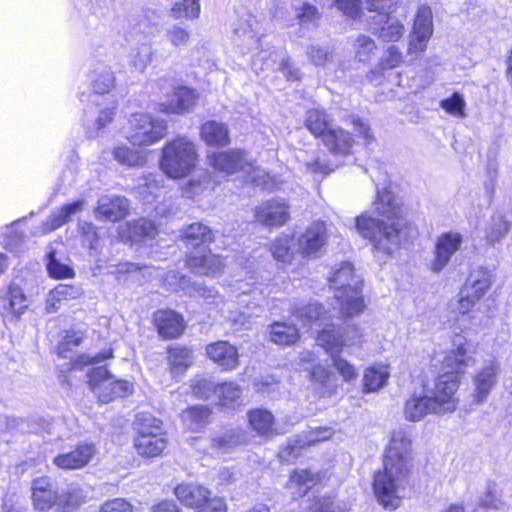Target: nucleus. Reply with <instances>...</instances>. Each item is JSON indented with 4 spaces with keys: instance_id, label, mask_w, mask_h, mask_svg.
<instances>
[{
    "instance_id": "obj_1",
    "label": "nucleus",
    "mask_w": 512,
    "mask_h": 512,
    "mask_svg": "<svg viewBox=\"0 0 512 512\" xmlns=\"http://www.w3.org/2000/svg\"><path fill=\"white\" fill-rule=\"evenodd\" d=\"M412 436L405 429L394 430L383 460V469L374 475L373 491L387 509L399 507L410 486Z\"/></svg>"
},
{
    "instance_id": "obj_2",
    "label": "nucleus",
    "mask_w": 512,
    "mask_h": 512,
    "mask_svg": "<svg viewBox=\"0 0 512 512\" xmlns=\"http://www.w3.org/2000/svg\"><path fill=\"white\" fill-rule=\"evenodd\" d=\"M373 211L379 217L364 212L355 218V229L362 238L369 241L376 252L391 255L398 250L404 239L405 223L400 216V207L390 190H381L377 186Z\"/></svg>"
},
{
    "instance_id": "obj_3",
    "label": "nucleus",
    "mask_w": 512,
    "mask_h": 512,
    "mask_svg": "<svg viewBox=\"0 0 512 512\" xmlns=\"http://www.w3.org/2000/svg\"><path fill=\"white\" fill-rule=\"evenodd\" d=\"M328 279L343 317L353 318L364 312L366 304L362 293L363 280L355 274L351 263L342 262L336 265Z\"/></svg>"
},
{
    "instance_id": "obj_4",
    "label": "nucleus",
    "mask_w": 512,
    "mask_h": 512,
    "mask_svg": "<svg viewBox=\"0 0 512 512\" xmlns=\"http://www.w3.org/2000/svg\"><path fill=\"white\" fill-rule=\"evenodd\" d=\"M208 165L216 172L229 176L239 171L247 174L248 179L263 189L273 190L278 187L274 177H271L266 171L254 166L248 159L246 153L239 149L229 151H213L207 153Z\"/></svg>"
},
{
    "instance_id": "obj_5",
    "label": "nucleus",
    "mask_w": 512,
    "mask_h": 512,
    "mask_svg": "<svg viewBox=\"0 0 512 512\" xmlns=\"http://www.w3.org/2000/svg\"><path fill=\"white\" fill-rule=\"evenodd\" d=\"M198 151L196 144L187 137H177L162 149L161 170L172 179L189 175L197 166Z\"/></svg>"
},
{
    "instance_id": "obj_6",
    "label": "nucleus",
    "mask_w": 512,
    "mask_h": 512,
    "mask_svg": "<svg viewBox=\"0 0 512 512\" xmlns=\"http://www.w3.org/2000/svg\"><path fill=\"white\" fill-rule=\"evenodd\" d=\"M134 447L137 453L146 458L157 457L167 446L162 422L148 413H140L134 421Z\"/></svg>"
},
{
    "instance_id": "obj_7",
    "label": "nucleus",
    "mask_w": 512,
    "mask_h": 512,
    "mask_svg": "<svg viewBox=\"0 0 512 512\" xmlns=\"http://www.w3.org/2000/svg\"><path fill=\"white\" fill-rule=\"evenodd\" d=\"M459 385V376L453 373H443L435 379L432 388L425 389L424 392L435 408L436 415L452 413L457 409L459 399L456 392Z\"/></svg>"
},
{
    "instance_id": "obj_8",
    "label": "nucleus",
    "mask_w": 512,
    "mask_h": 512,
    "mask_svg": "<svg viewBox=\"0 0 512 512\" xmlns=\"http://www.w3.org/2000/svg\"><path fill=\"white\" fill-rule=\"evenodd\" d=\"M391 0H365L369 11L377 12L372 17L370 27L375 35L386 42H396L404 34L405 27L403 23L391 12H383L390 8Z\"/></svg>"
},
{
    "instance_id": "obj_9",
    "label": "nucleus",
    "mask_w": 512,
    "mask_h": 512,
    "mask_svg": "<svg viewBox=\"0 0 512 512\" xmlns=\"http://www.w3.org/2000/svg\"><path fill=\"white\" fill-rule=\"evenodd\" d=\"M129 123L131 130L127 139L134 146H150L164 138L167 132V123L149 114L135 113Z\"/></svg>"
},
{
    "instance_id": "obj_10",
    "label": "nucleus",
    "mask_w": 512,
    "mask_h": 512,
    "mask_svg": "<svg viewBox=\"0 0 512 512\" xmlns=\"http://www.w3.org/2000/svg\"><path fill=\"white\" fill-rule=\"evenodd\" d=\"M432 11L428 6H421L414 18L407 45L408 63L420 59L427 50L428 42L433 35Z\"/></svg>"
},
{
    "instance_id": "obj_11",
    "label": "nucleus",
    "mask_w": 512,
    "mask_h": 512,
    "mask_svg": "<svg viewBox=\"0 0 512 512\" xmlns=\"http://www.w3.org/2000/svg\"><path fill=\"white\" fill-rule=\"evenodd\" d=\"M492 284V273L485 268L473 270L460 290V298L457 303V311L466 315L490 289Z\"/></svg>"
},
{
    "instance_id": "obj_12",
    "label": "nucleus",
    "mask_w": 512,
    "mask_h": 512,
    "mask_svg": "<svg viewBox=\"0 0 512 512\" xmlns=\"http://www.w3.org/2000/svg\"><path fill=\"white\" fill-rule=\"evenodd\" d=\"M295 236L297 253L305 259L319 258L328 243V231L325 222L314 221Z\"/></svg>"
},
{
    "instance_id": "obj_13",
    "label": "nucleus",
    "mask_w": 512,
    "mask_h": 512,
    "mask_svg": "<svg viewBox=\"0 0 512 512\" xmlns=\"http://www.w3.org/2000/svg\"><path fill=\"white\" fill-rule=\"evenodd\" d=\"M476 346L466 338L457 335L452 341V348L443 360L445 373H453L457 376L465 373L466 370L475 365Z\"/></svg>"
},
{
    "instance_id": "obj_14",
    "label": "nucleus",
    "mask_w": 512,
    "mask_h": 512,
    "mask_svg": "<svg viewBox=\"0 0 512 512\" xmlns=\"http://www.w3.org/2000/svg\"><path fill=\"white\" fill-rule=\"evenodd\" d=\"M363 332L356 324L347 325L342 331L333 325L323 328L316 338L317 344L327 353H340L345 346H353L360 342Z\"/></svg>"
},
{
    "instance_id": "obj_15",
    "label": "nucleus",
    "mask_w": 512,
    "mask_h": 512,
    "mask_svg": "<svg viewBox=\"0 0 512 512\" xmlns=\"http://www.w3.org/2000/svg\"><path fill=\"white\" fill-rule=\"evenodd\" d=\"M463 242L462 235L457 231H449L441 234L435 243L434 257L430 263V269L441 272L449 263L452 256L460 249Z\"/></svg>"
},
{
    "instance_id": "obj_16",
    "label": "nucleus",
    "mask_w": 512,
    "mask_h": 512,
    "mask_svg": "<svg viewBox=\"0 0 512 512\" xmlns=\"http://www.w3.org/2000/svg\"><path fill=\"white\" fill-rule=\"evenodd\" d=\"M334 435L332 427H317L309 430L304 435L289 441L287 446L279 452V457L284 461H290L300 454V450L305 446L315 445L329 440Z\"/></svg>"
},
{
    "instance_id": "obj_17",
    "label": "nucleus",
    "mask_w": 512,
    "mask_h": 512,
    "mask_svg": "<svg viewBox=\"0 0 512 512\" xmlns=\"http://www.w3.org/2000/svg\"><path fill=\"white\" fill-rule=\"evenodd\" d=\"M198 101V94L187 86L174 87L161 104V111L171 114H184L190 112Z\"/></svg>"
},
{
    "instance_id": "obj_18",
    "label": "nucleus",
    "mask_w": 512,
    "mask_h": 512,
    "mask_svg": "<svg viewBox=\"0 0 512 512\" xmlns=\"http://www.w3.org/2000/svg\"><path fill=\"white\" fill-rule=\"evenodd\" d=\"M292 314L303 326L312 327L314 325L321 326L325 324V328L331 327V325L328 324V322L332 320L331 314L317 301H303L296 304L292 310Z\"/></svg>"
},
{
    "instance_id": "obj_19",
    "label": "nucleus",
    "mask_w": 512,
    "mask_h": 512,
    "mask_svg": "<svg viewBox=\"0 0 512 512\" xmlns=\"http://www.w3.org/2000/svg\"><path fill=\"white\" fill-rule=\"evenodd\" d=\"M156 232L155 224L144 218L127 222L118 227V235L121 241L136 244L153 239Z\"/></svg>"
},
{
    "instance_id": "obj_20",
    "label": "nucleus",
    "mask_w": 512,
    "mask_h": 512,
    "mask_svg": "<svg viewBox=\"0 0 512 512\" xmlns=\"http://www.w3.org/2000/svg\"><path fill=\"white\" fill-rule=\"evenodd\" d=\"M128 200L121 196L105 195L98 200L95 209L97 219L116 222L129 213Z\"/></svg>"
},
{
    "instance_id": "obj_21",
    "label": "nucleus",
    "mask_w": 512,
    "mask_h": 512,
    "mask_svg": "<svg viewBox=\"0 0 512 512\" xmlns=\"http://www.w3.org/2000/svg\"><path fill=\"white\" fill-rule=\"evenodd\" d=\"M499 364L491 361L478 370L473 377V398L476 403L484 402L497 382Z\"/></svg>"
},
{
    "instance_id": "obj_22",
    "label": "nucleus",
    "mask_w": 512,
    "mask_h": 512,
    "mask_svg": "<svg viewBox=\"0 0 512 512\" xmlns=\"http://www.w3.org/2000/svg\"><path fill=\"white\" fill-rule=\"evenodd\" d=\"M512 229L509 216L501 211L494 212L486 221L483 234L487 245L495 247L500 244Z\"/></svg>"
},
{
    "instance_id": "obj_23",
    "label": "nucleus",
    "mask_w": 512,
    "mask_h": 512,
    "mask_svg": "<svg viewBox=\"0 0 512 512\" xmlns=\"http://www.w3.org/2000/svg\"><path fill=\"white\" fill-rule=\"evenodd\" d=\"M96 453L93 444H80L74 451L56 456L53 463L60 469L74 470L86 466Z\"/></svg>"
},
{
    "instance_id": "obj_24",
    "label": "nucleus",
    "mask_w": 512,
    "mask_h": 512,
    "mask_svg": "<svg viewBox=\"0 0 512 512\" xmlns=\"http://www.w3.org/2000/svg\"><path fill=\"white\" fill-rule=\"evenodd\" d=\"M255 217L266 226H281L289 219V209L285 202L271 200L256 208Z\"/></svg>"
},
{
    "instance_id": "obj_25",
    "label": "nucleus",
    "mask_w": 512,
    "mask_h": 512,
    "mask_svg": "<svg viewBox=\"0 0 512 512\" xmlns=\"http://www.w3.org/2000/svg\"><path fill=\"white\" fill-rule=\"evenodd\" d=\"M207 356L222 370L232 371L239 364L238 350L227 341H218L206 347Z\"/></svg>"
},
{
    "instance_id": "obj_26",
    "label": "nucleus",
    "mask_w": 512,
    "mask_h": 512,
    "mask_svg": "<svg viewBox=\"0 0 512 512\" xmlns=\"http://www.w3.org/2000/svg\"><path fill=\"white\" fill-rule=\"evenodd\" d=\"M154 321L160 336L163 338H177L184 330L182 316L172 310L157 311L154 314Z\"/></svg>"
},
{
    "instance_id": "obj_27",
    "label": "nucleus",
    "mask_w": 512,
    "mask_h": 512,
    "mask_svg": "<svg viewBox=\"0 0 512 512\" xmlns=\"http://www.w3.org/2000/svg\"><path fill=\"white\" fill-rule=\"evenodd\" d=\"M89 386L97 395L99 401L108 403L112 401L111 388L114 381L109 371L103 367H96L88 373Z\"/></svg>"
},
{
    "instance_id": "obj_28",
    "label": "nucleus",
    "mask_w": 512,
    "mask_h": 512,
    "mask_svg": "<svg viewBox=\"0 0 512 512\" xmlns=\"http://www.w3.org/2000/svg\"><path fill=\"white\" fill-rule=\"evenodd\" d=\"M431 404L425 392L423 394H413L404 405L405 419L410 422H419L429 414L436 415V410Z\"/></svg>"
},
{
    "instance_id": "obj_29",
    "label": "nucleus",
    "mask_w": 512,
    "mask_h": 512,
    "mask_svg": "<svg viewBox=\"0 0 512 512\" xmlns=\"http://www.w3.org/2000/svg\"><path fill=\"white\" fill-rule=\"evenodd\" d=\"M273 258L284 265L292 264L297 253L295 236L280 234L270 244Z\"/></svg>"
},
{
    "instance_id": "obj_30",
    "label": "nucleus",
    "mask_w": 512,
    "mask_h": 512,
    "mask_svg": "<svg viewBox=\"0 0 512 512\" xmlns=\"http://www.w3.org/2000/svg\"><path fill=\"white\" fill-rule=\"evenodd\" d=\"M187 264L195 273L208 276L218 274L224 267L222 259L210 252L202 255L199 252L191 254Z\"/></svg>"
},
{
    "instance_id": "obj_31",
    "label": "nucleus",
    "mask_w": 512,
    "mask_h": 512,
    "mask_svg": "<svg viewBox=\"0 0 512 512\" xmlns=\"http://www.w3.org/2000/svg\"><path fill=\"white\" fill-rule=\"evenodd\" d=\"M32 489L33 503L36 509L45 511L56 503L58 496L48 478L35 479Z\"/></svg>"
},
{
    "instance_id": "obj_32",
    "label": "nucleus",
    "mask_w": 512,
    "mask_h": 512,
    "mask_svg": "<svg viewBox=\"0 0 512 512\" xmlns=\"http://www.w3.org/2000/svg\"><path fill=\"white\" fill-rule=\"evenodd\" d=\"M174 494L185 506L199 508L210 496V491L203 486L194 484H180Z\"/></svg>"
},
{
    "instance_id": "obj_33",
    "label": "nucleus",
    "mask_w": 512,
    "mask_h": 512,
    "mask_svg": "<svg viewBox=\"0 0 512 512\" xmlns=\"http://www.w3.org/2000/svg\"><path fill=\"white\" fill-rule=\"evenodd\" d=\"M353 142L351 135L340 127L328 129L323 140L324 145L332 153L342 155L350 153Z\"/></svg>"
},
{
    "instance_id": "obj_34",
    "label": "nucleus",
    "mask_w": 512,
    "mask_h": 512,
    "mask_svg": "<svg viewBox=\"0 0 512 512\" xmlns=\"http://www.w3.org/2000/svg\"><path fill=\"white\" fill-rule=\"evenodd\" d=\"M84 207V201L79 200L76 202H73L71 204H67L63 206L58 211L54 212L50 218L43 223L41 227L40 234H46L49 233L55 229L60 228L64 224H66L69 219L80 212Z\"/></svg>"
},
{
    "instance_id": "obj_35",
    "label": "nucleus",
    "mask_w": 512,
    "mask_h": 512,
    "mask_svg": "<svg viewBox=\"0 0 512 512\" xmlns=\"http://www.w3.org/2000/svg\"><path fill=\"white\" fill-rule=\"evenodd\" d=\"M201 138L209 146H226L230 142L228 127L217 121H207L201 127Z\"/></svg>"
},
{
    "instance_id": "obj_36",
    "label": "nucleus",
    "mask_w": 512,
    "mask_h": 512,
    "mask_svg": "<svg viewBox=\"0 0 512 512\" xmlns=\"http://www.w3.org/2000/svg\"><path fill=\"white\" fill-rule=\"evenodd\" d=\"M390 377L388 366L375 364L365 369L363 375V391L365 393L377 392L382 389Z\"/></svg>"
},
{
    "instance_id": "obj_37",
    "label": "nucleus",
    "mask_w": 512,
    "mask_h": 512,
    "mask_svg": "<svg viewBox=\"0 0 512 512\" xmlns=\"http://www.w3.org/2000/svg\"><path fill=\"white\" fill-rule=\"evenodd\" d=\"M90 85L96 94H105L113 89L115 76L110 67L97 64L89 75Z\"/></svg>"
},
{
    "instance_id": "obj_38",
    "label": "nucleus",
    "mask_w": 512,
    "mask_h": 512,
    "mask_svg": "<svg viewBox=\"0 0 512 512\" xmlns=\"http://www.w3.org/2000/svg\"><path fill=\"white\" fill-rule=\"evenodd\" d=\"M134 40H145L140 46L133 48L129 54V66L136 72L143 73L152 62V49L146 43V36L138 37L137 33L131 35Z\"/></svg>"
},
{
    "instance_id": "obj_39",
    "label": "nucleus",
    "mask_w": 512,
    "mask_h": 512,
    "mask_svg": "<svg viewBox=\"0 0 512 512\" xmlns=\"http://www.w3.org/2000/svg\"><path fill=\"white\" fill-rule=\"evenodd\" d=\"M305 127L323 141L327 130L332 129L331 118L322 109H311L306 114Z\"/></svg>"
},
{
    "instance_id": "obj_40",
    "label": "nucleus",
    "mask_w": 512,
    "mask_h": 512,
    "mask_svg": "<svg viewBox=\"0 0 512 512\" xmlns=\"http://www.w3.org/2000/svg\"><path fill=\"white\" fill-rule=\"evenodd\" d=\"M79 295L77 288L70 285H58L51 290L46 299L45 309L48 313H54L70 299H75Z\"/></svg>"
},
{
    "instance_id": "obj_41",
    "label": "nucleus",
    "mask_w": 512,
    "mask_h": 512,
    "mask_svg": "<svg viewBox=\"0 0 512 512\" xmlns=\"http://www.w3.org/2000/svg\"><path fill=\"white\" fill-rule=\"evenodd\" d=\"M168 362L171 373L181 375L193 362L192 351L181 346L170 347L168 350Z\"/></svg>"
},
{
    "instance_id": "obj_42",
    "label": "nucleus",
    "mask_w": 512,
    "mask_h": 512,
    "mask_svg": "<svg viewBox=\"0 0 512 512\" xmlns=\"http://www.w3.org/2000/svg\"><path fill=\"white\" fill-rule=\"evenodd\" d=\"M299 332L295 325L275 322L270 326V339L278 345H291L298 341Z\"/></svg>"
},
{
    "instance_id": "obj_43",
    "label": "nucleus",
    "mask_w": 512,
    "mask_h": 512,
    "mask_svg": "<svg viewBox=\"0 0 512 512\" xmlns=\"http://www.w3.org/2000/svg\"><path fill=\"white\" fill-rule=\"evenodd\" d=\"M245 435L239 429H231L223 432L212 440V447L219 454H224L244 443Z\"/></svg>"
},
{
    "instance_id": "obj_44",
    "label": "nucleus",
    "mask_w": 512,
    "mask_h": 512,
    "mask_svg": "<svg viewBox=\"0 0 512 512\" xmlns=\"http://www.w3.org/2000/svg\"><path fill=\"white\" fill-rule=\"evenodd\" d=\"M113 158L127 167L143 166L146 162L145 153L129 148L126 145H118L112 151Z\"/></svg>"
},
{
    "instance_id": "obj_45",
    "label": "nucleus",
    "mask_w": 512,
    "mask_h": 512,
    "mask_svg": "<svg viewBox=\"0 0 512 512\" xmlns=\"http://www.w3.org/2000/svg\"><path fill=\"white\" fill-rule=\"evenodd\" d=\"M251 428L261 435H269L273 432L274 416L263 409L250 411L248 415Z\"/></svg>"
},
{
    "instance_id": "obj_46",
    "label": "nucleus",
    "mask_w": 512,
    "mask_h": 512,
    "mask_svg": "<svg viewBox=\"0 0 512 512\" xmlns=\"http://www.w3.org/2000/svg\"><path fill=\"white\" fill-rule=\"evenodd\" d=\"M320 477L318 474L311 472L310 470H297L290 477V486L297 489V494L303 496L311 489L318 481Z\"/></svg>"
},
{
    "instance_id": "obj_47",
    "label": "nucleus",
    "mask_w": 512,
    "mask_h": 512,
    "mask_svg": "<svg viewBox=\"0 0 512 512\" xmlns=\"http://www.w3.org/2000/svg\"><path fill=\"white\" fill-rule=\"evenodd\" d=\"M254 22L255 20L250 17L244 22H241L234 29V34L236 36L235 41H243V44H245L248 49H252L254 46L257 47L260 40L258 31L253 28Z\"/></svg>"
},
{
    "instance_id": "obj_48",
    "label": "nucleus",
    "mask_w": 512,
    "mask_h": 512,
    "mask_svg": "<svg viewBox=\"0 0 512 512\" xmlns=\"http://www.w3.org/2000/svg\"><path fill=\"white\" fill-rule=\"evenodd\" d=\"M353 48L358 60L367 62L375 55L377 45L371 37L360 34L354 39Z\"/></svg>"
},
{
    "instance_id": "obj_49",
    "label": "nucleus",
    "mask_w": 512,
    "mask_h": 512,
    "mask_svg": "<svg viewBox=\"0 0 512 512\" xmlns=\"http://www.w3.org/2000/svg\"><path fill=\"white\" fill-rule=\"evenodd\" d=\"M184 238L191 245H199L200 243H208L213 239L211 229L202 223H192L184 231Z\"/></svg>"
},
{
    "instance_id": "obj_50",
    "label": "nucleus",
    "mask_w": 512,
    "mask_h": 512,
    "mask_svg": "<svg viewBox=\"0 0 512 512\" xmlns=\"http://www.w3.org/2000/svg\"><path fill=\"white\" fill-rule=\"evenodd\" d=\"M210 416V410L205 406H194L186 409L182 413V419L191 430L200 428L206 423Z\"/></svg>"
},
{
    "instance_id": "obj_51",
    "label": "nucleus",
    "mask_w": 512,
    "mask_h": 512,
    "mask_svg": "<svg viewBox=\"0 0 512 512\" xmlns=\"http://www.w3.org/2000/svg\"><path fill=\"white\" fill-rule=\"evenodd\" d=\"M47 259V271L52 278L62 279L74 277V270L70 266L61 263L56 258L55 250L51 247L49 248Z\"/></svg>"
},
{
    "instance_id": "obj_52",
    "label": "nucleus",
    "mask_w": 512,
    "mask_h": 512,
    "mask_svg": "<svg viewBox=\"0 0 512 512\" xmlns=\"http://www.w3.org/2000/svg\"><path fill=\"white\" fill-rule=\"evenodd\" d=\"M440 107L449 115L456 118H465L466 114V101L458 92L452 94V96L443 99L440 102Z\"/></svg>"
},
{
    "instance_id": "obj_53",
    "label": "nucleus",
    "mask_w": 512,
    "mask_h": 512,
    "mask_svg": "<svg viewBox=\"0 0 512 512\" xmlns=\"http://www.w3.org/2000/svg\"><path fill=\"white\" fill-rule=\"evenodd\" d=\"M217 397L223 406H232L240 399L242 390L234 382L218 384Z\"/></svg>"
},
{
    "instance_id": "obj_54",
    "label": "nucleus",
    "mask_w": 512,
    "mask_h": 512,
    "mask_svg": "<svg viewBox=\"0 0 512 512\" xmlns=\"http://www.w3.org/2000/svg\"><path fill=\"white\" fill-rule=\"evenodd\" d=\"M200 0H183L181 2H176L172 9V16L176 19L179 18H188L195 19L200 14Z\"/></svg>"
},
{
    "instance_id": "obj_55",
    "label": "nucleus",
    "mask_w": 512,
    "mask_h": 512,
    "mask_svg": "<svg viewBox=\"0 0 512 512\" xmlns=\"http://www.w3.org/2000/svg\"><path fill=\"white\" fill-rule=\"evenodd\" d=\"M295 17L301 26H309L317 25L321 14L314 5L302 3L295 7Z\"/></svg>"
},
{
    "instance_id": "obj_56",
    "label": "nucleus",
    "mask_w": 512,
    "mask_h": 512,
    "mask_svg": "<svg viewBox=\"0 0 512 512\" xmlns=\"http://www.w3.org/2000/svg\"><path fill=\"white\" fill-rule=\"evenodd\" d=\"M332 376L329 369L320 364L314 366L310 372L312 381L320 384L324 388L323 396L331 394L336 388V385L331 383Z\"/></svg>"
},
{
    "instance_id": "obj_57",
    "label": "nucleus",
    "mask_w": 512,
    "mask_h": 512,
    "mask_svg": "<svg viewBox=\"0 0 512 512\" xmlns=\"http://www.w3.org/2000/svg\"><path fill=\"white\" fill-rule=\"evenodd\" d=\"M402 63H404L402 51L398 46L390 45L380 59L379 68L382 71L391 70L399 67Z\"/></svg>"
},
{
    "instance_id": "obj_58",
    "label": "nucleus",
    "mask_w": 512,
    "mask_h": 512,
    "mask_svg": "<svg viewBox=\"0 0 512 512\" xmlns=\"http://www.w3.org/2000/svg\"><path fill=\"white\" fill-rule=\"evenodd\" d=\"M178 288L186 291L190 295H198L206 300L214 298L217 293L214 289L208 288L201 283H194L193 285H190V281L186 277H181L179 279Z\"/></svg>"
},
{
    "instance_id": "obj_59",
    "label": "nucleus",
    "mask_w": 512,
    "mask_h": 512,
    "mask_svg": "<svg viewBox=\"0 0 512 512\" xmlns=\"http://www.w3.org/2000/svg\"><path fill=\"white\" fill-rule=\"evenodd\" d=\"M165 36L176 48L186 47L190 42V32L179 25H172L167 28Z\"/></svg>"
},
{
    "instance_id": "obj_60",
    "label": "nucleus",
    "mask_w": 512,
    "mask_h": 512,
    "mask_svg": "<svg viewBox=\"0 0 512 512\" xmlns=\"http://www.w3.org/2000/svg\"><path fill=\"white\" fill-rule=\"evenodd\" d=\"M330 355L334 368L345 381L350 382L357 378L358 373L354 365L340 357L339 353H333Z\"/></svg>"
},
{
    "instance_id": "obj_61",
    "label": "nucleus",
    "mask_w": 512,
    "mask_h": 512,
    "mask_svg": "<svg viewBox=\"0 0 512 512\" xmlns=\"http://www.w3.org/2000/svg\"><path fill=\"white\" fill-rule=\"evenodd\" d=\"M218 385L206 378H196L192 384L193 394L200 399H208L212 395L217 396Z\"/></svg>"
},
{
    "instance_id": "obj_62",
    "label": "nucleus",
    "mask_w": 512,
    "mask_h": 512,
    "mask_svg": "<svg viewBox=\"0 0 512 512\" xmlns=\"http://www.w3.org/2000/svg\"><path fill=\"white\" fill-rule=\"evenodd\" d=\"M83 340V333L80 331L70 330L67 331L66 336L62 342L59 343L58 352L59 355L67 358V353L72 350L73 347L78 346Z\"/></svg>"
},
{
    "instance_id": "obj_63",
    "label": "nucleus",
    "mask_w": 512,
    "mask_h": 512,
    "mask_svg": "<svg viewBox=\"0 0 512 512\" xmlns=\"http://www.w3.org/2000/svg\"><path fill=\"white\" fill-rule=\"evenodd\" d=\"M9 306L15 314H21L27 308L26 297L19 287L9 288Z\"/></svg>"
},
{
    "instance_id": "obj_64",
    "label": "nucleus",
    "mask_w": 512,
    "mask_h": 512,
    "mask_svg": "<svg viewBox=\"0 0 512 512\" xmlns=\"http://www.w3.org/2000/svg\"><path fill=\"white\" fill-rule=\"evenodd\" d=\"M78 227L84 238V243L88 244L90 249H96L99 241L96 227L89 222H79Z\"/></svg>"
}]
</instances>
